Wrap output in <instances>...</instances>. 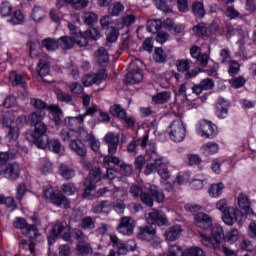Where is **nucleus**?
Masks as SVG:
<instances>
[{"label":"nucleus","instance_id":"43","mask_svg":"<svg viewBox=\"0 0 256 256\" xmlns=\"http://www.w3.org/2000/svg\"><path fill=\"white\" fill-rule=\"evenodd\" d=\"M224 241L226 243H230V245H232V243H237V241H239V230H237V228H234L228 231L224 235Z\"/></svg>","mask_w":256,"mask_h":256},{"label":"nucleus","instance_id":"62","mask_svg":"<svg viewBox=\"0 0 256 256\" xmlns=\"http://www.w3.org/2000/svg\"><path fill=\"white\" fill-rule=\"evenodd\" d=\"M75 43L78 45V47H87L89 45V40L87 39V36L78 34L76 37H74V44Z\"/></svg>","mask_w":256,"mask_h":256},{"label":"nucleus","instance_id":"64","mask_svg":"<svg viewBox=\"0 0 256 256\" xmlns=\"http://www.w3.org/2000/svg\"><path fill=\"white\" fill-rule=\"evenodd\" d=\"M119 39V30L115 27H111L110 32L107 34L108 43H115Z\"/></svg>","mask_w":256,"mask_h":256},{"label":"nucleus","instance_id":"24","mask_svg":"<svg viewBox=\"0 0 256 256\" xmlns=\"http://www.w3.org/2000/svg\"><path fill=\"white\" fill-rule=\"evenodd\" d=\"M214 249H219L221 247V241L225 239V232H223V227L221 226H214L211 230Z\"/></svg>","mask_w":256,"mask_h":256},{"label":"nucleus","instance_id":"58","mask_svg":"<svg viewBox=\"0 0 256 256\" xmlns=\"http://www.w3.org/2000/svg\"><path fill=\"white\" fill-rule=\"evenodd\" d=\"M228 64H229V69H228L229 75L231 77H235V75L239 73V69H241V65H239V62L235 60L228 62Z\"/></svg>","mask_w":256,"mask_h":256},{"label":"nucleus","instance_id":"22","mask_svg":"<svg viewBox=\"0 0 256 256\" xmlns=\"http://www.w3.org/2000/svg\"><path fill=\"white\" fill-rule=\"evenodd\" d=\"M33 223L34 239L36 243H43L45 241V236H43L41 220H39V218L36 215L33 216Z\"/></svg>","mask_w":256,"mask_h":256},{"label":"nucleus","instance_id":"50","mask_svg":"<svg viewBox=\"0 0 256 256\" xmlns=\"http://www.w3.org/2000/svg\"><path fill=\"white\" fill-rule=\"evenodd\" d=\"M9 79L13 87H18V85H21V87H23V76L21 74H17V71H11Z\"/></svg>","mask_w":256,"mask_h":256},{"label":"nucleus","instance_id":"6","mask_svg":"<svg viewBox=\"0 0 256 256\" xmlns=\"http://www.w3.org/2000/svg\"><path fill=\"white\" fill-rule=\"evenodd\" d=\"M145 219L149 225H158V227H163L168 223L167 216L162 211H157L152 209L145 213Z\"/></svg>","mask_w":256,"mask_h":256},{"label":"nucleus","instance_id":"2","mask_svg":"<svg viewBox=\"0 0 256 256\" xmlns=\"http://www.w3.org/2000/svg\"><path fill=\"white\" fill-rule=\"evenodd\" d=\"M150 193L151 194L144 192V194H142V197L140 198L142 203H144V205H147V207H153V198L158 203H163L165 201V194H163V190L156 185L150 186Z\"/></svg>","mask_w":256,"mask_h":256},{"label":"nucleus","instance_id":"38","mask_svg":"<svg viewBox=\"0 0 256 256\" xmlns=\"http://www.w3.org/2000/svg\"><path fill=\"white\" fill-rule=\"evenodd\" d=\"M38 75L40 77H47L51 71V67L49 65V62L45 60L44 58H41L38 64Z\"/></svg>","mask_w":256,"mask_h":256},{"label":"nucleus","instance_id":"31","mask_svg":"<svg viewBox=\"0 0 256 256\" xmlns=\"http://www.w3.org/2000/svg\"><path fill=\"white\" fill-rule=\"evenodd\" d=\"M76 251L79 255H92L93 247H91V244L86 240H81L76 245Z\"/></svg>","mask_w":256,"mask_h":256},{"label":"nucleus","instance_id":"39","mask_svg":"<svg viewBox=\"0 0 256 256\" xmlns=\"http://www.w3.org/2000/svg\"><path fill=\"white\" fill-rule=\"evenodd\" d=\"M60 175L65 179L66 181H69L70 179H73L75 177V169L69 167L68 165L62 164L60 166Z\"/></svg>","mask_w":256,"mask_h":256},{"label":"nucleus","instance_id":"52","mask_svg":"<svg viewBox=\"0 0 256 256\" xmlns=\"http://www.w3.org/2000/svg\"><path fill=\"white\" fill-rule=\"evenodd\" d=\"M95 135H93V132L87 131L85 128H80L78 132V139L81 141H84L85 143H89Z\"/></svg>","mask_w":256,"mask_h":256},{"label":"nucleus","instance_id":"30","mask_svg":"<svg viewBox=\"0 0 256 256\" xmlns=\"http://www.w3.org/2000/svg\"><path fill=\"white\" fill-rule=\"evenodd\" d=\"M183 229H181V225H175L170 227L166 232L165 236L167 241H177L179 239Z\"/></svg>","mask_w":256,"mask_h":256},{"label":"nucleus","instance_id":"36","mask_svg":"<svg viewBox=\"0 0 256 256\" xmlns=\"http://www.w3.org/2000/svg\"><path fill=\"white\" fill-rule=\"evenodd\" d=\"M47 147L49 151L56 153V155H59L63 151V144H61V141L57 138L48 140Z\"/></svg>","mask_w":256,"mask_h":256},{"label":"nucleus","instance_id":"40","mask_svg":"<svg viewBox=\"0 0 256 256\" xmlns=\"http://www.w3.org/2000/svg\"><path fill=\"white\" fill-rule=\"evenodd\" d=\"M163 25V22L161 19H151L147 21V31L149 33H159V30L161 29Z\"/></svg>","mask_w":256,"mask_h":256},{"label":"nucleus","instance_id":"54","mask_svg":"<svg viewBox=\"0 0 256 256\" xmlns=\"http://www.w3.org/2000/svg\"><path fill=\"white\" fill-rule=\"evenodd\" d=\"M81 118L80 116H77V117H67L64 119V125L66 127H69V129H72L74 130L75 129V126H77L78 124L81 125Z\"/></svg>","mask_w":256,"mask_h":256},{"label":"nucleus","instance_id":"56","mask_svg":"<svg viewBox=\"0 0 256 256\" xmlns=\"http://www.w3.org/2000/svg\"><path fill=\"white\" fill-rule=\"evenodd\" d=\"M99 17L93 12H86L83 15V21L86 25H95Z\"/></svg>","mask_w":256,"mask_h":256},{"label":"nucleus","instance_id":"19","mask_svg":"<svg viewBox=\"0 0 256 256\" xmlns=\"http://www.w3.org/2000/svg\"><path fill=\"white\" fill-rule=\"evenodd\" d=\"M48 111L50 112L52 121L55 125H63V110H61L59 105H48Z\"/></svg>","mask_w":256,"mask_h":256},{"label":"nucleus","instance_id":"32","mask_svg":"<svg viewBox=\"0 0 256 256\" xmlns=\"http://www.w3.org/2000/svg\"><path fill=\"white\" fill-rule=\"evenodd\" d=\"M34 134L33 135H47V124L43 122V119H38L33 116Z\"/></svg>","mask_w":256,"mask_h":256},{"label":"nucleus","instance_id":"17","mask_svg":"<svg viewBox=\"0 0 256 256\" xmlns=\"http://www.w3.org/2000/svg\"><path fill=\"white\" fill-rule=\"evenodd\" d=\"M148 141H149V134H146L142 138L140 145L142 149H146V155H148L150 159H153V157H157L159 153H157V146L155 145V143L150 142L149 144H147Z\"/></svg>","mask_w":256,"mask_h":256},{"label":"nucleus","instance_id":"61","mask_svg":"<svg viewBox=\"0 0 256 256\" xmlns=\"http://www.w3.org/2000/svg\"><path fill=\"white\" fill-rule=\"evenodd\" d=\"M194 32L196 33L197 37H209L207 32V25L205 24H198L195 26Z\"/></svg>","mask_w":256,"mask_h":256},{"label":"nucleus","instance_id":"48","mask_svg":"<svg viewBox=\"0 0 256 256\" xmlns=\"http://www.w3.org/2000/svg\"><path fill=\"white\" fill-rule=\"evenodd\" d=\"M110 113L113 117H118L119 119H125V115H127L125 109H122L121 105L118 104L110 107Z\"/></svg>","mask_w":256,"mask_h":256},{"label":"nucleus","instance_id":"51","mask_svg":"<svg viewBox=\"0 0 256 256\" xmlns=\"http://www.w3.org/2000/svg\"><path fill=\"white\" fill-rule=\"evenodd\" d=\"M94 85H101L107 79V70L102 69L97 73L92 74Z\"/></svg>","mask_w":256,"mask_h":256},{"label":"nucleus","instance_id":"28","mask_svg":"<svg viewBox=\"0 0 256 256\" xmlns=\"http://www.w3.org/2000/svg\"><path fill=\"white\" fill-rule=\"evenodd\" d=\"M49 136L47 134H33V145L38 149H47Z\"/></svg>","mask_w":256,"mask_h":256},{"label":"nucleus","instance_id":"18","mask_svg":"<svg viewBox=\"0 0 256 256\" xmlns=\"http://www.w3.org/2000/svg\"><path fill=\"white\" fill-rule=\"evenodd\" d=\"M50 201L53 203V205L63 207L64 209H69V207H71V202L69 199H67V197H65L60 191H55Z\"/></svg>","mask_w":256,"mask_h":256},{"label":"nucleus","instance_id":"21","mask_svg":"<svg viewBox=\"0 0 256 256\" xmlns=\"http://www.w3.org/2000/svg\"><path fill=\"white\" fill-rule=\"evenodd\" d=\"M229 113V101L225 100L223 97L218 98L216 105V115L220 119H225Z\"/></svg>","mask_w":256,"mask_h":256},{"label":"nucleus","instance_id":"4","mask_svg":"<svg viewBox=\"0 0 256 256\" xmlns=\"http://www.w3.org/2000/svg\"><path fill=\"white\" fill-rule=\"evenodd\" d=\"M63 233L62 239L64 241H69L71 239V232L69 231V227L63 224V222H57L53 227L50 236L48 237V243L53 245L55 243V239L59 237V234Z\"/></svg>","mask_w":256,"mask_h":256},{"label":"nucleus","instance_id":"60","mask_svg":"<svg viewBox=\"0 0 256 256\" xmlns=\"http://www.w3.org/2000/svg\"><path fill=\"white\" fill-rule=\"evenodd\" d=\"M25 19L21 10H17L14 12L12 18L9 20L12 25H21V22Z\"/></svg>","mask_w":256,"mask_h":256},{"label":"nucleus","instance_id":"35","mask_svg":"<svg viewBox=\"0 0 256 256\" xmlns=\"http://www.w3.org/2000/svg\"><path fill=\"white\" fill-rule=\"evenodd\" d=\"M192 13L197 19H203L205 17V6L202 2L195 1L192 4Z\"/></svg>","mask_w":256,"mask_h":256},{"label":"nucleus","instance_id":"44","mask_svg":"<svg viewBox=\"0 0 256 256\" xmlns=\"http://www.w3.org/2000/svg\"><path fill=\"white\" fill-rule=\"evenodd\" d=\"M6 139L9 141V143H15V141L19 139V126L15 125L8 128Z\"/></svg>","mask_w":256,"mask_h":256},{"label":"nucleus","instance_id":"53","mask_svg":"<svg viewBox=\"0 0 256 256\" xmlns=\"http://www.w3.org/2000/svg\"><path fill=\"white\" fill-rule=\"evenodd\" d=\"M109 207H111V202H109V200H103L94 204L93 211L94 213H103L106 209H109Z\"/></svg>","mask_w":256,"mask_h":256},{"label":"nucleus","instance_id":"26","mask_svg":"<svg viewBox=\"0 0 256 256\" xmlns=\"http://www.w3.org/2000/svg\"><path fill=\"white\" fill-rule=\"evenodd\" d=\"M96 63L100 65V67H105L109 64V53L103 47L98 48L95 52Z\"/></svg>","mask_w":256,"mask_h":256},{"label":"nucleus","instance_id":"37","mask_svg":"<svg viewBox=\"0 0 256 256\" xmlns=\"http://www.w3.org/2000/svg\"><path fill=\"white\" fill-rule=\"evenodd\" d=\"M55 95H56V99L57 101H59L60 103H72L73 101V96L63 90H61L60 88L55 90Z\"/></svg>","mask_w":256,"mask_h":256},{"label":"nucleus","instance_id":"33","mask_svg":"<svg viewBox=\"0 0 256 256\" xmlns=\"http://www.w3.org/2000/svg\"><path fill=\"white\" fill-rule=\"evenodd\" d=\"M125 11V6L121 2H115L108 6V15L110 17H119Z\"/></svg>","mask_w":256,"mask_h":256},{"label":"nucleus","instance_id":"57","mask_svg":"<svg viewBox=\"0 0 256 256\" xmlns=\"http://www.w3.org/2000/svg\"><path fill=\"white\" fill-rule=\"evenodd\" d=\"M13 11V6L9 2H2L0 5V15L2 17H9Z\"/></svg>","mask_w":256,"mask_h":256},{"label":"nucleus","instance_id":"12","mask_svg":"<svg viewBox=\"0 0 256 256\" xmlns=\"http://www.w3.org/2000/svg\"><path fill=\"white\" fill-rule=\"evenodd\" d=\"M104 143L108 145V154L109 155H115L117 153V149L119 147V134L108 132L104 138Z\"/></svg>","mask_w":256,"mask_h":256},{"label":"nucleus","instance_id":"1","mask_svg":"<svg viewBox=\"0 0 256 256\" xmlns=\"http://www.w3.org/2000/svg\"><path fill=\"white\" fill-rule=\"evenodd\" d=\"M103 179L101 168L96 167L90 170L88 176L86 177L84 181V197H89L91 195V191H95L97 184L99 181Z\"/></svg>","mask_w":256,"mask_h":256},{"label":"nucleus","instance_id":"13","mask_svg":"<svg viewBox=\"0 0 256 256\" xmlns=\"http://www.w3.org/2000/svg\"><path fill=\"white\" fill-rule=\"evenodd\" d=\"M199 129L202 133V137H206V139H213L217 136V125L212 124L207 120H204L200 123Z\"/></svg>","mask_w":256,"mask_h":256},{"label":"nucleus","instance_id":"46","mask_svg":"<svg viewBox=\"0 0 256 256\" xmlns=\"http://www.w3.org/2000/svg\"><path fill=\"white\" fill-rule=\"evenodd\" d=\"M202 150L204 151V155H214V153L219 151V144L208 142L202 146Z\"/></svg>","mask_w":256,"mask_h":256},{"label":"nucleus","instance_id":"29","mask_svg":"<svg viewBox=\"0 0 256 256\" xmlns=\"http://www.w3.org/2000/svg\"><path fill=\"white\" fill-rule=\"evenodd\" d=\"M75 46V37L70 36H62L58 38V48L67 51L69 49H73Z\"/></svg>","mask_w":256,"mask_h":256},{"label":"nucleus","instance_id":"3","mask_svg":"<svg viewBox=\"0 0 256 256\" xmlns=\"http://www.w3.org/2000/svg\"><path fill=\"white\" fill-rule=\"evenodd\" d=\"M169 136L172 141L175 143H181L185 139L186 129L183 124V120L177 119L174 120L169 127Z\"/></svg>","mask_w":256,"mask_h":256},{"label":"nucleus","instance_id":"5","mask_svg":"<svg viewBox=\"0 0 256 256\" xmlns=\"http://www.w3.org/2000/svg\"><path fill=\"white\" fill-rule=\"evenodd\" d=\"M193 62L189 59H178L176 60V67L179 73H185V79H193V77H197L199 75V69H191V65Z\"/></svg>","mask_w":256,"mask_h":256},{"label":"nucleus","instance_id":"20","mask_svg":"<svg viewBox=\"0 0 256 256\" xmlns=\"http://www.w3.org/2000/svg\"><path fill=\"white\" fill-rule=\"evenodd\" d=\"M162 27L166 31L175 34L183 33V31L185 30V26L183 24H175V22L171 18H167L166 20H164V22H162Z\"/></svg>","mask_w":256,"mask_h":256},{"label":"nucleus","instance_id":"55","mask_svg":"<svg viewBox=\"0 0 256 256\" xmlns=\"http://www.w3.org/2000/svg\"><path fill=\"white\" fill-rule=\"evenodd\" d=\"M183 256H205L203 249L199 247L188 248L182 252Z\"/></svg>","mask_w":256,"mask_h":256},{"label":"nucleus","instance_id":"8","mask_svg":"<svg viewBox=\"0 0 256 256\" xmlns=\"http://www.w3.org/2000/svg\"><path fill=\"white\" fill-rule=\"evenodd\" d=\"M151 161H154V165L156 167V171L161 179L167 181L170 177L169 168H167V162L165 161V157L158 154V156H154L150 158Z\"/></svg>","mask_w":256,"mask_h":256},{"label":"nucleus","instance_id":"59","mask_svg":"<svg viewBox=\"0 0 256 256\" xmlns=\"http://www.w3.org/2000/svg\"><path fill=\"white\" fill-rule=\"evenodd\" d=\"M154 58L157 63H165L167 60V54L162 48H156L154 51Z\"/></svg>","mask_w":256,"mask_h":256},{"label":"nucleus","instance_id":"16","mask_svg":"<svg viewBox=\"0 0 256 256\" xmlns=\"http://www.w3.org/2000/svg\"><path fill=\"white\" fill-rule=\"evenodd\" d=\"M239 213V209L230 207L227 211L222 213V221L225 223V225H228L231 227L232 225H235L237 223V215Z\"/></svg>","mask_w":256,"mask_h":256},{"label":"nucleus","instance_id":"45","mask_svg":"<svg viewBox=\"0 0 256 256\" xmlns=\"http://www.w3.org/2000/svg\"><path fill=\"white\" fill-rule=\"evenodd\" d=\"M0 205H6L10 211H15L17 209V203H15V199L13 197H5V195H0Z\"/></svg>","mask_w":256,"mask_h":256},{"label":"nucleus","instance_id":"9","mask_svg":"<svg viewBox=\"0 0 256 256\" xmlns=\"http://www.w3.org/2000/svg\"><path fill=\"white\" fill-rule=\"evenodd\" d=\"M124 81L128 85H137L143 81V73L140 68H135L134 62L130 64V71L125 75Z\"/></svg>","mask_w":256,"mask_h":256},{"label":"nucleus","instance_id":"41","mask_svg":"<svg viewBox=\"0 0 256 256\" xmlns=\"http://www.w3.org/2000/svg\"><path fill=\"white\" fill-rule=\"evenodd\" d=\"M169 99H171V92L169 91L160 92L152 97V101L157 105H163V103H167Z\"/></svg>","mask_w":256,"mask_h":256},{"label":"nucleus","instance_id":"7","mask_svg":"<svg viewBox=\"0 0 256 256\" xmlns=\"http://www.w3.org/2000/svg\"><path fill=\"white\" fill-rule=\"evenodd\" d=\"M135 230V220L129 216H124L120 219V223L116 228V231L121 235L131 236Z\"/></svg>","mask_w":256,"mask_h":256},{"label":"nucleus","instance_id":"49","mask_svg":"<svg viewBox=\"0 0 256 256\" xmlns=\"http://www.w3.org/2000/svg\"><path fill=\"white\" fill-rule=\"evenodd\" d=\"M223 189H225L223 183L212 184L209 188V195H211V197H221Z\"/></svg>","mask_w":256,"mask_h":256},{"label":"nucleus","instance_id":"63","mask_svg":"<svg viewBox=\"0 0 256 256\" xmlns=\"http://www.w3.org/2000/svg\"><path fill=\"white\" fill-rule=\"evenodd\" d=\"M84 33L86 37H90V39H93L94 41L101 39V32H99L97 28H90L86 30Z\"/></svg>","mask_w":256,"mask_h":256},{"label":"nucleus","instance_id":"23","mask_svg":"<svg viewBox=\"0 0 256 256\" xmlns=\"http://www.w3.org/2000/svg\"><path fill=\"white\" fill-rule=\"evenodd\" d=\"M13 225L15 229H21L23 235H25L26 237H29V235L31 234V231H33V226L29 225L27 223V220H25V218L17 217L14 220Z\"/></svg>","mask_w":256,"mask_h":256},{"label":"nucleus","instance_id":"10","mask_svg":"<svg viewBox=\"0 0 256 256\" xmlns=\"http://www.w3.org/2000/svg\"><path fill=\"white\" fill-rule=\"evenodd\" d=\"M137 235L140 241H153L157 237V228L153 225L139 227Z\"/></svg>","mask_w":256,"mask_h":256},{"label":"nucleus","instance_id":"34","mask_svg":"<svg viewBox=\"0 0 256 256\" xmlns=\"http://www.w3.org/2000/svg\"><path fill=\"white\" fill-rule=\"evenodd\" d=\"M60 137L63 141H70V143H73V141H76L79 139V132L70 129V130H61Z\"/></svg>","mask_w":256,"mask_h":256},{"label":"nucleus","instance_id":"11","mask_svg":"<svg viewBox=\"0 0 256 256\" xmlns=\"http://www.w3.org/2000/svg\"><path fill=\"white\" fill-rule=\"evenodd\" d=\"M3 171L4 174H0V177L9 179V181H17L21 173V169L19 168V164L17 162L8 164L5 166V168H3Z\"/></svg>","mask_w":256,"mask_h":256},{"label":"nucleus","instance_id":"15","mask_svg":"<svg viewBox=\"0 0 256 256\" xmlns=\"http://www.w3.org/2000/svg\"><path fill=\"white\" fill-rule=\"evenodd\" d=\"M33 107L36 109V111L33 112V117L35 121V117L38 119H45L46 114H45V109L48 110L47 103L39 98H34L33 99Z\"/></svg>","mask_w":256,"mask_h":256},{"label":"nucleus","instance_id":"27","mask_svg":"<svg viewBox=\"0 0 256 256\" xmlns=\"http://www.w3.org/2000/svg\"><path fill=\"white\" fill-rule=\"evenodd\" d=\"M70 148L82 159H85L87 157V146L83 144L81 141L78 139L76 141L70 142Z\"/></svg>","mask_w":256,"mask_h":256},{"label":"nucleus","instance_id":"14","mask_svg":"<svg viewBox=\"0 0 256 256\" xmlns=\"http://www.w3.org/2000/svg\"><path fill=\"white\" fill-rule=\"evenodd\" d=\"M195 225L198 226L199 229H211V227H213V220L211 219V216L203 212H199L195 215Z\"/></svg>","mask_w":256,"mask_h":256},{"label":"nucleus","instance_id":"25","mask_svg":"<svg viewBox=\"0 0 256 256\" xmlns=\"http://www.w3.org/2000/svg\"><path fill=\"white\" fill-rule=\"evenodd\" d=\"M238 207L243 209L246 215H253V209H251V200H249V196L244 193L239 194L238 196Z\"/></svg>","mask_w":256,"mask_h":256},{"label":"nucleus","instance_id":"47","mask_svg":"<svg viewBox=\"0 0 256 256\" xmlns=\"http://www.w3.org/2000/svg\"><path fill=\"white\" fill-rule=\"evenodd\" d=\"M80 227L85 231H93L95 229V220L90 216H86L81 220Z\"/></svg>","mask_w":256,"mask_h":256},{"label":"nucleus","instance_id":"42","mask_svg":"<svg viewBox=\"0 0 256 256\" xmlns=\"http://www.w3.org/2000/svg\"><path fill=\"white\" fill-rule=\"evenodd\" d=\"M42 47L48 51H57V49H59V40H55V38H45L42 41Z\"/></svg>","mask_w":256,"mask_h":256}]
</instances>
